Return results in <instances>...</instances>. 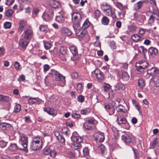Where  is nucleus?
Segmentation results:
<instances>
[{
	"label": "nucleus",
	"mask_w": 159,
	"mask_h": 159,
	"mask_svg": "<svg viewBox=\"0 0 159 159\" xmlns=\"http://www.w3.org/2000/svg\"><path fill=\"white\" fill-rule=\"evenodd\" d=\"M83 152L84 156H86L89 154V149L87 148H84Z\"/></svg>",
	"instance_id": "60"
},
{
	"label": "nucleus",
	"mask_w": 159,
	"mask_h": 159,
	"mask_svg": "<svg viewBox=\"0 0 159 159\" xmlns=\"http://www.w3.org/2000/svg\"><path fill=\"white\" fill-rule=\"evenodd\" d=\"M11 26V23L10 22H6L4 25V26L5 29H9Z\"/></svg>",
	"instance_id": "56"
},
{
	"label": "nucleus",
	"mask_w": 159,
	"mask_h": 159,
	"mask_svg": "<svg viewBox=\"0 0 159 159\" xmlns=\"http://www.w3.org/2000/svg\"><path fill=\"white\" fill-rule=\"evenodd\" d=\"M69 49L71 53L74 56H76L78 54V50L75 46H71L69 47Z\"/></svg>",
	"instance_id": "19"
},
{
	"label": "nucleus",
	"mask_w": 159,
	"mask_h": 159,
	"mask_svg": "<svg viewBox=\"0 0 159 159\" xmlns=\"http://www.w3.org/2000/svg\"><path fill=\"white\" fill-rule=\"evenodd\" d=\"M39 11L40 10L38 8L36 7L34 8L32 12L33 16L34 17L37 16Z\"/></svg>",
	"instance_id": "45"
},
{
	"label": "nucleus",
	"mask_w": 159,
	"mask_h": 159,
	"mask_svg": "<svg viewBox=\"0 0 159 159\" xmlns=\"http://www.w3.org/2000/svg\"><path fill=\"white\" fill-rule=\"evenodd\" d=\"M71 116L72 117L74 118H79L80 116V114H77L76 112L72 111V114H71Z\"/></svg>",
	"instance_id": "58"
},
{
	"label": "nucleus",
	"mask_w": 159,
	"mask_h": 159,
	"mask_svg": "<svg viewBox=\"0 0 159 159\" xmlns=\"http://www.w3.org/2000/svg\"><path fill=\"white\" fill-rule=\"evenodd\" d=\"M43 146L42 139L39 137H34L33 138L30 145V148L34 151L41 149Z\"/></svg>",
	"instance_id": "2"
},
{
	"label": "nucleus",
	"mask_w": 159,
	"mask_h": 159,
	"mask_svg": "<svg viewBox=\"0 0 159 159\" xmlns=\"http://www.w3.org/2000/svg\"><path fill=\"white\" fill-rule=\"evenodd\" d=\"M44 111L46 112L48 114L51 115H55L56 113L55 111L52 108L50 107H47L46 108H44L43 109Z\"/></svg>",
	"instance_id": "21"
},
{
	"label": "nucleus",
	"mask_w": 159,
	"mask_h": 159,
	"mask_svg": "<svg viewBox=\"0 0 159 159\" xmlns=\"http://www.w3.org/2000/svg\"><path fill=\"white\" fill-rule=\"evenodd\" d=\"M61 143H64L65 141V139L61 135L57 138Z\"/></svg>",
	"instance_id": "63"
},
{
	"label": "nucleus",
	"mask_w": 159,
	"mask_h": 159,
	"mask_svg": "<svg viewBox=\"0 0 159 159\" xmlns=\"http://www.w3.org/2000/svg\"><path fill=\"white\" fill-rule=\"evenodd\" d=\"M158 72V70L154 67H152L151 69H148L147 70V73L151 75H155L157 74Z\"/></svg>",
	"instance_id": "26"
},
{
	"label": "nucleus",
	"mask_w": 159,
	"mask_h": 159,
	"mask_svg": "<svg viewBox=\"0 0 159 159\" xmlns=\"http://www.w3.org/2000/svg\"><path fill=\"white\" fill-rule=\"evenodd\" d=\"M96 121V120L93 118H90L87 119L85 122L89 124L90 125H91L94 126L95 122Z\"/></svg>",
	"instance_id": "39"
},
{
	"label": "nucleus",
	"mask_w": 159,
	"mask_h": 159,
	"mask_svg": "<svg viewBox=\"0 0 159 159\" xmlns=\"http://www.w3.org/2000/svg\"><path fill=\"white\" fill-rule=\"evenodd\" d=\"M118 112H122L123 113H126L127 112V110L125 109L124 107L121 105H119Z\"/></svg>",
	"instance_id": "40"
},
{
	"label": "nucleus",
	"mask_w": 159,
	"mask_h": 159,
	"mask_svg": "<svg viewBox=\"0 0 159 159\" xmlns=\"http://www.w3.org/2000/svg\"><path fill=\"white\" fill-rule=\"evenodd\" d=\"M57 152L55 150H52L51 149V152H50L49 155H50V156L51 157L54 158L57 155Z\"/></svg>",
	"instance_id": "57"
},
{
	"label": "nucleus",
	"mask_w": 159,
	"mask_h": 159,
	"mask_svg": "<svg viewBox=\"0 0 159 159\" xmlns=\"http://www.w3.org/2000/svg\"><path fill=\"white\" fill-rule=\"evenodd\" d=\"M25 25V23L24 20H22L20 21L19 26L18 29V31L19 32L21 33L23 30Z\"/></svg>",
	"instance_id": "28"
},
{
	"label": "nucleus",
	"mask_w": 159,
	"mask_h": 159,
	"mask_svg": "<svg viewBox=\"0 0 159 159\" xmlns=\"http://www.w3.org/2000/svg\"><path fill=\"white\" fill-rule=\"evenodd\" d=\"M55 80L59 82L58 85L63 86L65 84V77L63 76L59 73L55 76Z\"/></svg>",
	"instance_id": "9"
},
{
	"label": "nucleus",
	"mask_w": 159,
	"mask_h": 159,
	"mask_svg": "<svg viewBox=\"0 0 159 159\" xmlns=\"http://www.w3.org/2000/svg\"><path fill=\"white\" fill-rule=\"evenodd\" d=\"M19 148L17 146V144L16 143H11L10 145L8 147V148L7 150V151L9 153H10L11 152H15L18 149L20 150Z\"/></svg>",
	"instance_id": "12"
},
{
	"label": "nucleus",
	"mask_w": 159,
	"mask_h": 159,
	"mask_svg": "<svg viewBox=\"0 0 159 159\" xmlns=\"http://www.w3.org/2000/svg\"><path fill=\"white\" fill-rule=\"evenodd\" d=\"M50 6L53 8H58L61 7V4L57 1H52L50 2Z\"/></svg>",
	"instance_id": "22"
},
{
	"label": "nucleus",
	"mask_w": 159,
	"mask_h": 159,
	"mask_svg": "<svg viewBox=\"0 0 159 159\" xmlns=\"http://www.w3.org/2000/svg\"><path fill=\"white\" fill-rule=\"evenodd\" d=\"M39 99L38 98H30L28 100V103L30 104H32L39 102Z\"/></svg>",
	"instance_id": "24"
},
{
	"label": "nucleus",
	"mask_w": 159,
	"mask_h": 159,
	"mask_svg": "<svg viewBox=\"0 0 159 159\" xmlns=\"http://www.w3.org/2000/svg\"><path fill=\"white\" fill-rule=\"evenodd\" d=\"M90 23L89 21L86 20L83 23L82 25V28L84 29H85L88 28L90 25Z\"/></svg>",
	"instance_id": "49"
},
{
	"label": "nucleus",
	"mask_w": 159,
	"mask_h": 159,
	"mask_svg": "<svg viewBox=\"0 0 159 159\" xmlns=\"http://www.w3.org/2000/svg\"><path fill=\"white\" fill-rule=\"evenodd\" d=\"M151 16L155 20H159V11H155Z\"/></svg>",
	"instance_id": "36"
},
{
	"label": "nucleus",
	"mask_w": 159,
	"mask_h": 159,
	"mask_svg": "<svg viewBox=\"0 0 159 159\" xmlns=\"http://www.w3.org/2000/svg\"><path fill=\"white\" fill-rule=\"evenodd\" d=\"M128 29L130 31L132 32H134L136 31V27L134 25H130L128 27Z\"/></svg>",
	"instance_id": "52"
},
{
	"label": "nucleus",
	"mask_w": 159,
	"mask_h": 159,
	"mask_svg": "<svg viewBox=\"0 0 159 159\" xmlns=\"http://www.w3.org/2000/svg\"><path fill=\"white\" fill-rule=\"evenodd\" d=\"M115 90H124L125 89V86L121 83H118L115 86Z\"/></svg>",
	"instance_id": "23"
},
{
	"label": "nucleus",
	"mask_w": 159,
	"mask_h": 159,
	"mask_svg": "<svg viewBox=\"0 0 159 159\" xmlns=\"http://www.w3.org/2000/svg\"><path fill=\"white\" fill-rule=\"evenodd\" d=\"M11 99L7 96H5L3 95H0V100L5 102H9Z\"/></svg>",
	"instance_id": "31"
},
{
	"label": "nucleus",
	"mask_w": 159,
	"mask_h": 159,
	"mask_svg": "<svg viewBox=\"0 0 159 159\" xmlns=\"http://www.w3.org/2000/svg\"><path fill=\"white\" fill-rule=\"evenodd\" d=\"M139 86L140 88L143 89L145 86V83L143 79H140L138 81Z\"/></svg>",
	"instance_id": "44"
},
{
	"label": "nucleus",
	"mask_w": 159,
	"mask_h": 159,
	"mask_svg": "<svg viewBox=\"0 0 159 159\" xmlns=\"http://www.w3.org/2000/svg\"><path fill=\"white\" fill-rule=\"evenodd\" d=\"M71 139L74 142L75 149H77L81 147L80 143L83 141V139L79 136L76 132H75L73 133L71 137Z\"/></svg>",
	"instance_id": "4"
},
{
	"label": "nucleus",
	"mask_w": 159,
	"mask_h": 159,
	"mask_svg": "<svg viewBox=\"0 0 159 159\" xmlns=\"http://www.w3.org/2000/svg\"><path fill=\"white\" fill-rule=\"evenodd\" d=\"M70 131L67 127H64L62 129V133L66 135H68Z\"/></svg>",
	"instance_id": "54"
},
{
	"label": "nucleus",
	"mask_w": 159,
	"mask_h": 159,
	"mask_svg": "<svg viewBox=\"0 0 159 159\" xmlns=\"http://www.w3.org/2000/svg\"><path fill=\"white\" fill-rule=\"evenodd\" d=\"M125 13V11H121V12H118V16L119 17V19H121L123 18L124 16Z\"/></svg>",
	"instance_id": "59"
},
{
	"label": "nucleus",
	"mask_w": 159,
	"mask_h": 159,
	"mask_svg": "<svg viewBox=\"0 0 159 159\" xmlns=\"http://www.w3.org/2000/svg\"><path fill=\"white\" fill-rule=\"evenodd\" d=\"M14 65L16 69L17 70H20L21 69V65L18 62L15 61Z\"/></svg>",
	"instance_id": "48"
},
{
	"label": "nucleus",
	"mask_w": 159,
	"mask_h": 159,
	"mask_svg": "<svg viewBox=\"0 0 159 159\" xmlns=\"http://www.w3.org/2000/svg\"><path fill=\"white\" fill-rule=\"evenodd\" d=\"M13 11L11 9H8L5 11V15L7 17H10L13 15Z\"/></svg>",
	"instance_id": "30"
},
{
	"label": "nucleus",
	"mask_w": 159,
	"mask_h": 159,
	"mask_svg": "<svg viewBox=\"0 0 159 159\" xmlns=\"http://www.w3.org/2000/svg\"><path fill=\"white\" fill-rule=\"evenodd\" d=\"M43 42L44 43L45 48L46 50H48L52 46V44L51 43L48 42H45L44 41H43Z\"/></svg>",
	"instance_id": "38"
},
{
	"label": "nucleus",
	"mask_w": 159,
	"mask_h": 159,
	"mask_svg": "<svg viewBox=\"0 0 159 159\" xmlns=\"http://www.w3.org/2000/svg\"><path fill=\"white\" fill-rule=\"evenodd\" d=\"M10 126L9 124L6 123H2L0 125V127H2L3 130H5L7 127H9Z\"/></svg>",
	"instance_id": "47"
},
{
	"label": "nucleus",
	"mask_w": 159,
	"mask_h": 159,
	"mask_svg": "<svg viewBox=\"0 0 159 159\" xmlns=\"http://www.w3.org/2000/svg\"><path fill=\"white\" fill-rule=\"evenodd\" d=\"M94 138L97 141L102 142L104 139V136L103 133H96L94 134Z\"/></svg>",
	"instance_id": "11"
},
{
	"label": "nucleus",
	"mask_w": 159,
	"mask_h": 159,
	"mask_svg": "<svg viewBox=\"0 0 159 159\" xmlns=\"http://www.w3.org/2000/svg\"><path fill=\"white\" fill-rule=\"evenodd\" d=\"M131 38L134 41L138 42L139 41L140 37L137 34H133L131 36Z\"/></svg>",
	"instance_id": "35"
},
{
	"label": "nucleus",
	"mask_w": 159,
	"mask_h": 159,
	"mask_svg": "<svg viewBox=\"0 0 159 159\" xmlns=\"http://www.w3.org/2000/svg\"><path fill=\"white\" fill-rule=\"evenodd\" d=\"M137 63L139 64L140 67L142 68L145 69L148 66V63L146 61L144 60H141L138 61Z\"/></svg>",
	"instance_id": "27"
},
{
	"label": "nucleus",
	"mask_w": 159,
	"mask_h": 159,
	"mask_svg": "<svg viewBox=\"0 0 159 159\" xmlns=\"http://www.w3.org/2000/svg\"><path fill=\"white\" fill-rule=\"evenodd\" d=\"M116 6L118 7L121 11H125L127 8L126 6L123 5L120 2H117L116 3Z\"/></svg>",
	"instance_id": "25"
},
{
	"label": "nucleus",
	"mask_w": 159,
	"mask_h": 159,
	"mask_svg": "<svg viewBox=\"0 0 159 159\" xmlns=\"http://www.w3.org/2000/svg\"><path fill=\"white\" fill-rule=\"evenodd\" d=\"M144 2L143 1H140L135 3L134 6V9L136 10L140 9L143 5Z\"/></svg>",
	"instance_id": "20"
},
{
	"label": "nucleus",
	"mask_w": 159,
	"mask_h": 159,
	"mask_svg": "<svg viewBox=\"0 0 159 159\" xmlns=\"http://www.w3.org/2000/svg\"><path fill=\"white\" fill-rule=\"evenodd\" d=\"M7 142L3 140L0 141V148H4L7 146Z\"/></svg>",
	"instance_id": "53"
},
{
	"label": "nucleus",
	"mask_w": 159,
	"mask_h": 159,
	"mask_svg": "<svg viewBox=\"0 0 159 159\" xmlns=\"http://www.w3.org/2000/svg\"><path fill=\"white\" fill-rule=\"evenodd\" d=\"M129 76L126 72H124L122 74V78L125 81L128 80Z\"/></svg>",
	"instance_id": "50"
},
{
	"label": "nucleus",
	"mask_w": 159,
	"mask_h": 159,
	"mask_svg": "<svg viewBox=\"0 0 159 159\" xmlns=\"http://www.w3.org/2000/svg\"><path fill=\"white\" fill-rule=\"evenodd\" d=\"M94 73L96 75L99 81L102 80L104 79V76L103 73L98 69H96L92 72V74Z\"/></svg>",
	"instance_id": "13"
},
{
	"label": "nucleus",
	"mask_w": 159,
	"mask_h": 159,
	"mask_svg": "<svg viewBox=\"0 0 159 159\" xmlns=\"http://www.w3.org/2000/svg\"><path fill=\"white\" fill-rule=\"evenodd\" d=\"M134 16L135 20L139 25H142L145 19V16L142 13L137 12L134 13Z\"/></svg>",
	"instance_id": "7"
},
{
	"label": "nucleus",
	"mask_w": 159,
	"mask_h": 159,
	"mask_svg": "<svg viewBox=\"0 0 159 159\" xmlns=\"http://www.w3.org/2000/svg\"><path fill=\"white\" fill-rule=\"evenodd\" d=\"M28 140V138L25 135L23 134L20 135L19 142L23 146V148L20 149V150H23L26 152H28L27 148Z\"/></svg>",
	"instance_id": "5"
},
{
	"label": "nucleus",
	"mask_w": 159,
	"mask_h": 159,
	"mask_svg": "<svg viewBox=\"0 0 159 159\" xmlns=\"http://www.w3.org/2000/svg\"><path fill=\"white\" fill-rule=\"evenodd\" d=\"M117 120L119 125H122L123 127L126 129H129V125L125 117L122 116H118Z\"/></svg>",
	"instance_id": "8"
},
{
	"label": "nucleus",
	"mask_w": 159,
	"mask_h": 159,
	"mask_svg": "<svg viewBox=\"0 0 159 159\" xmlns=\"http://www.w3.org/2000/svg\"><path fill=\"white\" fill-rule=\"evenodd\" d=\"M104 88V92H107L111 88V85L107 83H104L103 85Z\"/></svg>",
	"instance_id": "34"
},
{
	"label": "nucleus",
	"mask_w": 159,
	"mask_h": 159,
	"mask_svg": "<svg viewBox=\"0 0 159 159\" xmlns=\"http://www.w3.org/2000/svg\"><path fill=\"white\" fill-rule=\"evenodd\" d=\"M39 30L43 32L46 33L48 31V28L46 25H41L39 27Z\"/></svg>",
	"instance_id": "37"
},
{
	"label": "nucleus",
	"mask_w": 159,
	"mask_h": 159,
	"mask_svg": "<svg viewBox=\"0 0 159 159\" xmlns=\"http://www.w3.org/2000/svg\"><path fill=\"white\" fill-rule=\"evenodd\" d=\"M20 105L18 104H17L14 107V111L15 112H18L20 111Z\"/></svg>",
	"instance_id": "51"
},
{
	"label": "nucleus",
	"mask_w": 159,
	"mask_h": 159,
	"mask_svg": "<svg viewBox=\"0 0 159 159\" xmlns=\"http://www.w3.org/2000/svg\"><path fill=\"white\" fill-rule=\"evenodd\" d=\"M27 40L23 38L20 39L19 42V45L23 49H25L27 46L29 42Z\"/></svg>",
	"instance_id": "14"
},
{
	"label": "nucleus",
	"mask_w": 159,
	"mask_h": 159,
	"mask_svg": "<svg viewBox=\"0 0 159 159\" xmlns=\"http://www.w3.org/2000/svg\"><path fill=\"white\" fill-rule=\"evenodd\" d=\"M109 19L106 16H103L101 20L102 23L104 25H107L108 24Z\"/></svg>",
	"instance_id": "33"
},
{
	"label": "nucleus",
	"mask_w": 159,
	"mask_h": 159,
	"mask_svg": "<svg viewBox=\"0 0 159 159\" xmlns=\"http://www.w3.org/2000/svg\"><path fill=\"white\" fill-rule=\"evenodd\" d=\"M157 52V50L156 48L151 47L148 49V53L150 55L153 57L155 56Z\"/></svg>",
	"instance_id": "18"
},
{
	"label": "nucleus",
	"mask_w": 159,
	"mask_h": 159,
	"mask_svg": "<svg viewBox=\"0 0 159 159\" xmlns=\"http://www.w3.org/2000/svg\"><path fill=\"white\" fill-rule=\"evenodd\" d=\"M83 127L85 129L89 130L92 129L93 126L91 125H90L89 124L85 122L84 124Z\"/></svg>",
	"instance_id": "41"
},
{
	"label": "nucleus",
	"mask_w": 159,
	"mask_h": 159,
	"mask_svg": "<svg viewBox=\"0 0 159 159\" xmlns=\"http://www.w3.org/2000/svg\"><path fill=\"white\" fill-rule=\"evenodd\" d=\"M150 82H153L157 87H159V76H154L151 79Z\"/></svg>",
	"instance_id": "17"
},
{
	"label": "nucleus",
	"mask_w": 159,
	"mask_h": 159,
	"mask_svg": "<svg viewBox=\"0 0 159 159\" xmlns=\"http://www.w3.org/2000/svg\"><path fill=\"white\" fill-rule=\"evenodd\" d=\"M60 52L62 54L65 55L66 54L67 48L66 47L64 46H61L59 49Z\"/></svg>",
	"instance_id": "32"
},
{
	"label": "nucleus",
	"mask_w": 159,
	"mask_h": 159,
	"mask_svg": "<svg viewBox=\"0 0 159 159\" xmlns=\"http://www.w3.org/2000/svg\"><path fill=\"white\" fill-rule=\"evenodd\" d=\"M101 9L103 13L107 16H110L113 19L116 17L115 10L112 9L111 6L108 3H103L101 5Z\"/></svg>",
	"instance_id": "1"
},
{
	"label": "nucleus",
	"mask_w": 159,
	"mask_h": 159,
	"mask_svg": "<svg viewBox=\"0 0 159 159\" xmlns=\"http://www.w3.org/2000/svg\"><path fill=\"white\" fill-rule=\"evenodd\" d=\"M77 92L79 93H80L82 92L83 88L82 87V85L81 83H79L77 84Z\"/></svg>",
	"instance_id": "46"
},
{
	"label": "nucleus",
	"mask_w": 159,
	"mask_h": 159,
	"mask_svg": "<svg viewBox=\"0 0 159 159\" xmlns=\"http://www.w3.org/2000/svg\"><path fill=\"white\" fill-rule=\"evenodd\" d=\"M140 66L139 64L136 63V70L137 71H138V72H137V73L139 74L140 73V72L143 71L145 69L144 68H142V67H140Z\"/></svg>",
	"instance_id": "42"
},
{
	"label": "nucleus",
	"mask_w": 159,
	"mask_h": 159,
	"mask_svg": "<svg viewBox=\"0 0 159 159\" xmlns=\"http://www.w3.org/2000/svg\"><path fill=\"white\" fill-rule=\"evenodd\" d=\"M51 149L50 148H45L43 150V152L44 154L45 155H49L51 152Z\"/></svg>",
	"instance_id": "43"
},
{
	"label": "nucleus",
	"mask_w": 159,
	"mask_h": 159,
	"mask_svg": "<svg viewBox=\"0 0 159 159\" xmlns=\"http://www.w3.org/2000/svg\"><path fill=\"white\" fill-rule=\"evenodd\" d=\"M138 51L139 52L142 53H145L147 51V50L144 48L143 46H140L138 48Z\"/></svg>",
	"instance_id": "55"
},
{
	"label": "nucleus",
	"mask_w": 159,
	"mask_h": 159,
	"mask_svg": "<svg viewBox=\"0 0 159 159\" xmlns=\"http://www.w3.org/2000/svg\"><path fill=\"white\" fill-rule=\"evenodd\" d=\"M77 99L79 102H82L84 100V98L83 95H80L78 96Z\"/></svg>",
	"instance_id": "62"
},
{
	"label": "nucleus",
	"mask_w": 159,
	"mask_h": 159,
	"mask_svg": "<svg viewBox=\"0 0 159 159\" xmlns=\"http://www.w3.org/2000/svg\"><path fill=\"white\" fill-rule=\"evenodd\" d=\"M60 32L66 36H70L72 33L68 28L66 27H62L60 30Z\"/></svg>",
	"instance_id": "15"
},
{
	"label": "nucleus",
	"mask_w": 159,
	"mask_h": 159,
	"mask_svg": "<svg viewBox=\"0 0 159 159\" xmlns=\"http://www.w3.org/2000/svg\"><path fill=\"white\" fill-rule=\"evenodd\" d=\"M122 139L125 142L129 143L131 142L132 140V135L131 134H125L122 135L121 137Z\"/></svg>",
	"instance_id": "16"
},
{
	"label": "nucleus",
	"mask_w": 159,
	"mask_h": 159,
	"mask_svg": "<svg viewBox=\"0 0 159 159\" xmlns=\"http://www.w3.org/2000/svg\"><path fill=\"white\" fill-rule=\"evenodd\" d=\"M56 20L60 23H62L64 21L65 19L62 15H60L56 17Z\"/></svg>",
	"instance_id": "29"
},
{
	"label": "nucleus",
	"mask_w": 159,
	"mask_h": 159,
	"mask_svg": "<svg viewBox=\"0 0 159 159\" xmlns=\"http://www.w3.org/2000/svg\"><path fill=\"white\" fill-rule=\"evenodd\" d=\"M50 15L46 12H44L42 17L43 20L46 21H48L50 20L53 16V11L52 9H50L49 11Z\"/></svg>",
	"instance_id": "10"
},
{
	"label": "nucleus",
	"mask_w": 159,
	"mask_h": 159,
	"mask_svg": "<svg viewBox=\"0 0 159 159\" xmlns=\"http://www.w3.org/2000/svg\"><path fill=\"white\" fill-rule=\"evenodd\" d=\"M58 73L55 70L52 69L51 70L50 72L49 73V74L52 75V76H55Z\"/></svg>",
	"instance_id": "61"
},
{
	"label": "nucleus",
	"mask_w": 159,
	"mask_h": 159,
	"mask_svg": "<svg viewBox=\"0 0 159 159\" xmlns=\"http://www.w3.org/2000/svg\"><path fill=\"white\" fill-rule=\"evenodd\" d=\"M115 110L114 107H111L109 110L108 111L110 115H112L115 112Z\"/></svg>",
	"instance_id": "64"
},
{
	"label": "nucleus",
	"mask_w": 159,
	"mask_h": 159,
	"mask_svg": "<svg viewBox=\"0 0 159 159\" xmlns=\"http://www.w3.org/2000/svg\"><path fill=\"white\" fill-rule=\"evenodd\" d=\"M71 17L72 21L73 23V28L75 30H79L81 20V15L78 13L73 12L71 15Z\"/></svg>",
	"instance_id": "3"
},
{
	"label": "nucleus",
	"mask_w": 159,
	"mask_h": 159,
	"mask_svg": "<svg viewBox=\"0 0 159 159\" xmlns=\"http://www.w3.org/2000/svg\"><path fill=\"white\" fill-rule=\"evenodd\" d=\"M34 32L30 26H29L24 31L22 36L26 40H30L33 37Z\"/></svg>",
	"instance_id": "6"
}]
</instances>
